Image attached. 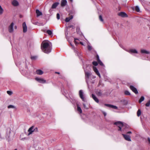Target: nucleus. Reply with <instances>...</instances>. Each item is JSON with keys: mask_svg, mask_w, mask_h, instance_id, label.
<instances>
[{"mask_svg": "<svg viewBox=\"0 0 150 150\" xmlns=\"http://www.w3.org/2000/svg\"><path fill=\"white\" fill-rule=\"evenodd\" d=\"M41 48L43 52L48 54L51 52L52 45L47 42H43L41 44Z\"/></svg>", "mask_w": 150, "mask_h": 150, "instance_id": "f257e3e1", "label": "nucleus"}, {"mask_svg": "<svg viewBox=\"0 0 150 150\" xmlns=\"http://www.w3.org/2000/svg\"><path fill=\"white\" fill-rule=\"evenodd\" d=\"M114 124L117 126L118 127H119V128L118 129V131L121 130L122 127L123 126V124L122 122L120 121L116 122L114 123Z\"/></svg>", "mask_w": 150, "mask_h": 150, "instance_id": "f03ea898", "label": "nucleus"}, {"mask_svg": "<svg viewBox=\"0 0 150 150\" xmlns=\"http://www.w3.org/2000/svg\"><path fill=\"white\" fill-rule=\"evenodd\" d=\"M85 79L86 82L88 81V80L91 74L89 71H86L85 72Z\"/></svg>", "mask_w": 150, "mask_h": 150, "instance_id": "7ed1b4c3", "label": "nucleus"}, {"mask_svg": "<svg viewBox=\"0 0 150 150\" xmlns=\"http://www.w3.org/2000/svg\"><path fill=\"white\" fill-rule=\"evenodd\" d=\"M79 95L80 98L83 101H86V99H85L84 96L83 95V92L82 90H81L79 91Z\"/></svg>", "mask_w": 150, "mask_h": 150, "instance_id": "20e7f679", "label": "nucleus"}, {"mask_svg": "<svg viewBox=\"0 0 150 150\" xmlns=\"http://www.w3.org/2000/svg\"><path fill=\"white\" fill-rule=\"evenodd\" d=\"M34 127L32 126L29 128L28 130V132H29V134H31L34 131H37L38 130V129L37 128H35V129H34Z\"/></svg>", "mask_w": 150, "mask_h": 150, "instance_id": "39448f33", "label": "nucleus"}, {"mask_svg": "<svg viewBox=\"0 0 150 150\" xmlns=\"http://www.w3.org/2000/svg\"><path fill=\"white\" fill-rule=\"evenodd\" d=\"M35 80L38 81V82L40 83H46V81L45 80L42 78H39L36 77L35 78Z\"/></svg>", "mask_w": 150, "mask_h": 150, "instance_id": "423d86ee", "label": "nucleus"}, {"mask_svg": "<svg viewBox=\"0 0 150 150\" xmlns=\"http://www.w3.org/2000/svg\"><path fill=\"white\" fill-rule=\"evenodd\" d=\"M129 88L130 89L136 94H137L138 93V92L137 88L133 86L132 85L130 86L129 87Z\"/></svg>", "mask_w": 150, "mask_h": 150, "instance_id": "0eeeda50", "label": "nucleus"}, {"mask_svg": "<svg viewBox=\"0 0 150 150\" xmlns=\"http://www.w3.org/2000/svg\"><path fill=\"white\" fill-rule=\"evenodd\" d=\"M14 23H12L8 27V29L9 32L11 33L13 31V26Z\"/></svg>", "mask_w": 150, "mask_h": 150, "instance_id": "6e6552de", "label": "nucleus"}, {"mask_svg": "<svg viewBox=\"0 0 150 150\" xmlns=\"http://www.w3.org/2000/svg\"><path fill=\"white\" fill-rule=\"evenodd\" d=\"M122 135L123 136V137L125 138V139L128 141H131V140L130 139V137L129 136L127 135V134H122Z\"/></svg>", "mask_w": 150, "mask_h": 150, "instance_id": "1a4fd4ad", "label": "nucleus"}, {"mask_svg": "<svg viewBox=\"0 0 150 150\" xmlns=\"http://www.w3.org/2000/svg\"><path fill=\"white\" fill-rule=\"evenodd\" d=\"M23 32H26L27 31V26L25 22H23Z\"/></svg>", "mask_w": 150, "mask_h": 150, "instance_id": "9d476101", "label": "nucleus"}, {"mask_svg": "<svg viewBox=\"0 0 150 150\" xmlns=\"http://www.w3.org/2000/svg\"><path fill=\"white\" fill-rule=\"evenodd\" d=\"M118 15L122 17H127L128 16L127 14L124 12H120L118 13Z\"/></svg>", "mask_w": 150, "mask_h": 150, "instance_id": "9b49d317", "label": "nucleus"}, {"mask_svg": "<svg viewBox=\"0 0 150 150\" xmlns=\"http://www.w3.org/2000/svg\"><path fill=\"white\" fill-rule=\"evenodd\" d=\"M67 1L66 0H62L61 2V5L62 7L65 6L67 4Z\"/></svg>", "mask_w": 150, "mask_h": 150, "instance_id": "f8f14e48", "label": "nucleus"}, {"mask_svg": "<svg viewBox=\"0 0 150 150\" xmlns=\"http://www.w3.org/2000/svg\"><path fill=\"white\" fill-rule=\"evenodd\" d=\"M69 16L68 17H67L66 18L65 21L66 22H69L71 19H72L73 18V16L72 15H69Z\"/></svg>", "mask_w": 150, "mask_h": 150, "instance_id": "ddd939ff", "label": "nucleus"}, {"mask_svg": "<svg viewBox=\"0 0 150 150\" xmlns=\"http://www.w3.org/2000/svg\"><path fill=\"white\" fill-rule=\"evenodd\" d=\"M93 99L97 103L99 102V100L93 94L91 95Z\"/></svg>", "mask_w": 150, "mask_h": 150, "instance_id": "4468645a", "label": "nucleus"}, {"mask_svg": "<svg viewBox=\"0 0 150 150\" xmlns=\"http://www.w3.org/2000/svg\"><path fill=\"white\" fill-rule=\"evenodd\" d=\"M12 4L14 6H17L18 5V3L16 0H13L12 2Z\"/></svg>", "mask_w": 150, "mask_h": 150, "instance_id": "2eb2a0df", "label": "nucleus"}, {"mask_svg": "<svg viewBox=\"0 0 150 150\" xmlns=\"http://www.w3.org/2000/svg\"><path fill=\"white\" fill-rule=\"evenodd\" d=\"M36 72L38 74L41 75L43 73V71L41 70L38 69L36 71Z\"/></svg>", "mask_w": 150, "mask_h": 150, "instance_id": "dca6fc26", "label": "nucleus"}, {"mask_svg": "<svg viewBox=\"0 0 150 150\" xmlns=\"http://www.w3.org/2000/svg\"><path fill=\"white\" fill-rule=\"evenodd\" d=\"M59 4L58 2H55L54 3L52 6V8L53 9L56 8Z\"/></svg>", "mask_w": 150, "mask_h": 150, "instance_id": "f3484780", "label": "nucleus"}, {"mask_svg": "<svg viewBox=\"0 0 150 150\" xmlns=\"http://www.w3.org/2000/svg\"><path fill=\"white\" fill-rule=\"evenodd\" d=\"M128 52L130 53H137L138 52L136 50L131 49L129 50Z\"/></svg>", "mask_w": 150, "mask_h": 150, "instance_id": "a211bd4d", "label": "nucleus"}, {"mask_svg": "<svg viewBox=\"0 0 150 150\" xmlns=\"http://www.w3.org/2000/svg\"><path fill=\"white\" fill-rule=\"evenodd\" d=\"M96 93L98 96H100L102 95V92L100 90H99L97 91L96 92Z\"/></svg>", "mask_w": 150, "mask_h": 150, "instance_id": "6ab92c4d", "label": "nucleus"}, {"mask_svg": "<svg viewBox=\"0 0 150 150\" xmlns=\"http://www.w3.org/2000/svg\"><path fill=\"white\" fill-rule=\"evenodd\" d=\"M36 13L37 14V16H39L42 14V13L38 9L36 10Z\"/></svg>", "mask_w": 150, "mask_h": 150, "instance_id": "aec40b11", "label": "nucleus"}, {"mask_svg": "<svg viewBox=\"0 0 150 150\" xmlns=\"http://www.w3.org/2000/svg\"><path fill=\"white\" fill-rule=\"evenodd\" d=\"M141 52L142 53H145L146 54H149V52L146 51V50H141Z\"/></svg>", "mask_w": 150, "mask_h": 150, "instance_id": "412c9836", "label": "nucleus"}, {"mask_svg": "<svg viewBox=\"0 0 150 150\" xmlns=\"http://www.w3.org/2000/svg\"><path fill=\"white\" fill-rule=\"evenodd\" d=\"M77 111L79 112L80 114L82 113V110L81 108L78 105H77Z\"/></svg>", "mask_w": 150, "mask_h": 150, "instance_id": "4be33fe9", "label": "nucleus"}, {"mask_svg": "<svg viewBox=\"0 0 150 150\" xmlns=\"http://www.w3.org/2000/svg\"><path fill=\"white\" fill-rule=\"evenodd\" d=\"M144 97L143 96H141L139 101V103H140L142 101H143L144 100Z\"/></svg>", "mask_w": 150, "mask_h": 150, "instance_id": "5701e85b", "label": "nucleus"}, {"mask_svg": "<svg viewBox=\"0 0 150 150\" xmlns=\"http://www.w3.org/2000/svg\"><path fill=\"white\" fill-rule=\"evenodd\" d=\"M74 43L75 44V45H77L79 44V42L77 41H76V40H78L79 41V40L77 38H74Z\"/></svg>", "mask_w": 150, "mask_h": 150, "instance_id": "b1692460", "label": "nucleus"}, {"mask_svg": "<svg viewBox=\"0 0 150 150\" xmlns=\"http://www.w3.org/2000/svg\"><path fill=\"white\" fill-rule=\"evenodd\" d=\"M4 12V10L1 7V6L0 5V15H2Z\"/></svg>", "mask_w": 150, "mask_h": 150, "instance_id": "393cba45", "label": "nucleus"}, {"mask_svg": "<svg viewBox=\"0 0 150 150\" xmlns=\"http://www.w3.org/2000/svg\"><path fill=\"white\" fill-rule=\"evenodd\" d=\"M141 112L140 109H139L137 112V116L139 117L141 115Z\"/></svg>", "mask_w": 150, "mask_h": 150, "instance_id": "a878e982", "label": "nucleus"}, {"mask_svg": "<svg viewBox=\"0 0 150 150\" xmlns=\"http://www.w3.org/2000/svg\"><path fill=\"white\" fill-rule=\"evenodd\" d=\"M99 18L100 21L102 22H103L104 20L101 15H100L99 16Z\"/></svg>", "mask_w": 150, "mask_h": 150, "instance_id": "bb28decb", "label": "nucleus"}, {"mask_svg": "<svg viewBox=\"0 0 150 150\" xmlns=\"http://www.w3.org/2000/svg\"><path fill=\"white\" fill-rule=\"evenodd\" d=\"M46 32L49 35H51L52 34V31L50 30H47Z\"/></svg>", "mask_w": 150, "mask_h": 150, "instance_id": "cd10ccee", "label": "nucleus"}, {"mask_svg": "<svg viewBox=\"0 0 150 150\" xmlns=\"http://www.w3.org/2000/svg\"><path fill=\"white\" fill-rule=\"evenodd\" d=\"M135 11L137 12H139L140 11V10H139V7L137 6H136L135 7Z\"/></svg>", "mask_w": 150, "mask_h": 150, "instance_id": "c85d7f7f", "label": "nucleus"}, {"mask_svg": "<svg viewBox=\"0 0 150 150\" xmlns=\"http://www.w3.org/2000/svg\"><path fill=\"white\" fill-rule=\"evenodd\" d=\"M150 105V100L145 104V105L146 107H149Z\"/></svg>", "mask_w": 150, "mask_h": 150, "instance_id": "c756f323", "label": "nucleus"}, {"mask_svg": "<svg viewBox=\"0 0 150 150\" xmlns=\"http://www.w3.org/2000/svg\"><path fill=\"white\" fill-rule=\"evenodd\" d=\"M8 108H15V107L13 105H10L8 106Z\"/></svg>", "mask_w": 150, "mask_h": 150, "instance_id": "7c9ffc66", "label": "nucleus"}, {"mask_svg": "<svg viewBox=\"0 0 150 150\" xmlns=\"http://www.w3.org/2000/svg\"><path fill=\"white\" fill-rule=\"evenodd\" d=\"M98 64H99L100 65L102 66H104V64L100 60L98 61Z\"/></svg>", "mask_w": 150, "mask_h": 150, "instance_id": "2f4dec72", "label": "nucleus"}, {"mask_svg": "<svg viewBox=\"0 0 150 150\" xmlns=\"http://www.w3.org/2000/svg\"><path fill=\"white\" fill-rule=\"evenodd\" d=\"M125 94L126 95H130V93L127 91H126L125 92Z\"/></svg>", "mask_w": 150, "mask_h": 150, "instance_id": "473e14b6", "label": "nucleus"}, {"mask_svg": "<svg viewBox=\"0 0 150 150\" xmlns=\"http://www.w3.org/2000/svg\"><path fill=\"white\" fill-rule=\"evenodd\" d=\"M92 64L95 66H97L98 64V63L96 61H93L92 62Z\"/></svg>", "mask_w": 150, "mask_h": 150, "instance_id": "72a5a7b5", "label": "nucleus"}, {"mask_svg": "<svg viewBox=\"0 0 150 150\" xmlns=\"http://www.w3.org/2000/svg\"><path fill=\"white\" fill-rule=\"evenodd\" d=\"M93 69L94 71L95 72L98 71L96 67H93Z\"/></svg>", "mask_w": 150, "mask_h": 150, "instance_id": "f704fd0d", "label": "nucleus"}, {"mask_svg": "<svg viewBox=\"0 0 150 150\" xmlns=\"http://www.w3.org/2000/svg\"><path fill=\"white\" fill-rule=\"evenodd\" d=\"M111 108L115 109H117V107L116 106L112 105H111Z\"/></svg>", "mask_w": 150, "mask_h": 150, "instance_id": "c9c22d12", "label": "nucleus"}, {"mask_svg": "<svg viewBox=\"0 0 150 150\" xmlns=\"http://www.w3.org/2000/svg\"><path fill=\"white\" fill-rule=\"evenodd\" d=\"M96 74L99 77V78L101 77V76L100 75V74L99 73L98 70L96 72H95Z\"/></svg>", "mask_w": 150, "mask_h": 150, "instance_id": "e433bc0d", "label": "nucleus"}, {"mask_svg": "<svg viewBox=\"0 0 150 150\" xmlns=\"http://www.w3.org/2000/svg\"><path fill=\"white\" fill-rule=\"evenodd\" d=\"M7 93L9 95H11L12 94V91H7Z\"/></svg>", "mask_w": 150, "mask_h": 150, "instance_id": "4c0bfd02", "label": "nucleus"}, {"mask_svg": "<svg viewBox=\"0 0 150 150\" xmlns=\"http://www.w3.org/2000/svg\"><path fill=\"white\" fill-rule=\"evenodd\" d=\"M57 18L58 20H59L60 19V15L59 13H57Z\"/></svg>", "mask_w": 150, "mask_h": 150, "instance_id": "58836bf2", "label": "nucleus"}, {"mask_svg": "<svg viewBox=\"0 0 150 150\" xmlns=\"http://www.w3.org/2000/svg\"><path fill=\"white\" fill-rule=\"evenodd\" d=\"M88 49L89 50H91L92 49V47L91 46L88 45Z\"/></svg>", "mask_w": 150, "mask_h": 150, "instance_id": "ea45409f", "label": "nucleus"}, {"mask_svg": "<svg viewBox=\"0 0 150 150\" xmlns=\"http://www.w3.org/2000/svg\"><path fill=\"white\" fill-rule=\"evenodd\" d=\"M111 105H110V104H105V106H107V107H110V108H111Z\"/></svg>", "mask_w": 150, "mask_h": 150, "instance_id": "a19ab883", "label": "nucleus"}, {"mask_svg": "<svg viewBox=\"0 0 150 150\" xmlns=\"http://www.w3.org/2000/svg\"><path fill=\"white\" fill-rule=\"evenodd\" d=\"M36 57L35 56H32L31 57V58L32 60H35L36 59Z\"/></svg>", "mask_w": 150, "mask_h": 150, "instance_id": "79ce46f5", "label": "nucleus"}, {"mask_svg": "<svg viewBox=\"0 0 150 150\" xmlns=\"http://www.w3.org/2000/svg\"><path fill=\"white\" fill-rule=\"evenodd\" d=\"M83 105L84 108L86 109H88V108L86 106V105L84 103H83Z\"/></svg>", "mask_w": 150, "mask_h": 150, "instance_id": "37998d69", "label": "nucleus"}, {"mask_svg": "<svg viewBox=\"0 0 150 150\" xmlns=\"http://www.w3.org/2000/svg\"><path fill=\"white\" fill-rule=\"evenodd\" d=\"M96 59L97 61H98L100 60V59L99 58V57L98 55H97L96 56Z\"/></svg>", "mask_w": 150, "mask_h": 150, "instance_id": "c03bdc74", "label": "nucleus"}, {"mask_svg": "<svg viewBox=\"0 0 150 150\" xmlns=\"http://www.w3.org/2000/svg\"><path fill=\"white\" fill-rule=\"evenodd\" d=\"M148 139V142L149 143V144H150V138H149V137H148L147 139Z\"/></svg>", "mask_w": 150, "mask_h": 150, "instance_id": "a18cd8bd", "label": "nucleus"}, {"mask_svg": "<svg viewBox=\"0 0 150 150\" xmlns=\"http://www.w3.org/2000/svg\"><path fill=\"white\" fill-rule=\"evenodd\" d=\"M79 30H80V29H79V28H76V31L77 32V31H79Z\"/></svg>", "mask_w": 150, "mask_h": 150, "instance_id": "49530a36", "label": "nucleus"}, {"mask_svg": "<svg viewBox=\"0 0 150 150\" xmlns=\"http://www.w3.org/2000/svg\"><path fill=\"white\" fill-rule=\"evenodd\" d=\"M127 134H130L132 133V132L131 131H129L127 133Z\"/></svg>", "mask_w": 150, "mask_h": 150, "instance_id": "de8ad7c7", "label": "nucleus"}, {"mask_svg": "<svg viewBox=\"0 0 150 150\" xmlns=\"http://www.w3.org/2000/svg\"><path fill=\"white\" fill-rule=\"evenodd\" d=\"M73 25H70L69 26V28H73Z\"/></svg>", "mask_w": 150, "mask_h": 150, "instance_id": "09e8293b", "label": "nucleus"}, {"mask_svg": "<svg viewBox=\"0 0 150 150\" xmlns=\"http://www.w3.org/2000/svg\"><path fill=\"white\" fill-rule=\"evenodd\" d=\"M80 44H81V45H83V43L81 42H80Z\"/></svg>", "mask_w": 150, "mask_h": 150, "instance_id": "8fccbe9b", "label": "nucleus"}, {"mask_svg": "<svg viewBox=\"0 0 150 150\" xmlns=\"http://www.w3.org/2000/svg\"><path fill=\"white\" fill-rule=\"evenodd\" d=\"M55 73L57 74H59V72H55Z\"/></svg>", "mask_w": 150, "mask_h": 150, "instance_id": "3c124183", "label": "nucleus"}, {"mask_svg": "<svg viewBox=\"0 0 150 150\" xmlns=\"http://www.w3.org/2000/svg\"><path fill=\"white\" fill-rule=\"evenodd\" d=\"M103 114L104 116H105L106 115V114L104 112Z\"/></svg>", "mask_w": 150, "mask_h": 150, "instance_id": "603ef678", "label": "nucleus"}, {"mask_svg": "<svg viewBox=\"0 0 150 150\" xmlns=\"http://www.w3.org/2000/svg\"><path fill=\"white\" fill-rule=\"evenodd\" d=\"M15 28H17V27H16V26H15Z\"/></svg>", "mask_w": 150, "mask_h": 150, "instance_id": "864d4df0", "label": "nucleus"}, {"mask_svg": "<svg viewBox=\"0 0 150 150\" xmlns=\"http://www.w3.org/2000/svg\"><path fill=\"white\" fill-rule=\"evenodd\" d=\"M71 2H72L73 1V0H70Z\"/></svg>", "mask_w": 150, "mask_h": 150, "instance_id": "5fc2aeb1", "label": "nucleus"}, {"mask_svg": "<svg viewBox=\"0 0 150 150\" xmlns=\"http://www.w3.org/2000/svg\"><path fill=\"white\" fill-rule=\"evenodd\" d=\"M14 150H17L16 149H14Z\"/></svg>", "mask_w": 150, "mask_h": 150, "instance_id": "6e6d98bb", "label": "nucleus"}]
</instances>
